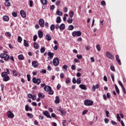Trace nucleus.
Segmentation results:
<instances>
[{"mask_svg": "<svg viewBox=\"0 0 126 126\" xmlns=\"http://www.w3.org/2000/svg\"><path fill=\"white\" fill-rule=\"evenodd\" d=\"M105 55L107 58L109 59V60H114L115 59L114 55L109 52H106Z\"/></svg>", "mask_w": 126, "mask_h": 126, "instance_id": "4", "label": "nucleus"}, {"mask_svg": "<svg viewBox=\"0 0 126 126\" xmlns=\"http://www.w3.org/2000/svg\"><path fill=\"white\" fill-rule=\"evenodd\" d=\"M32 82L33 83H34L35 84H37V85H39L40 83H41V79L40 78H36L35 77H34L32 79Z\"/></svg>", "mask_w": 126, "mask_h": 126, "instance_id": "5", "label": "nucleus"}, {"mask_svg": "<svg viewBox=\"0 0 126 126\" xmlns=\"http://www.w3.org/2000/svg\"><path fill=\"white\" fill-rule=\"evenodd\" d=\"M73 37H80L81 36V32L79 31H74L72 33Z\"/></svg>", "mask_w": 126, "mask_h": 126, "instance_id": "3", "label": "nucleus"}, {"mask_svg": "<svg viewBox=\"0 0 126 126\" xmlns=\"http://www.w3.org/2000/svg\"><path fill=\"white\" fill-rule=\"evenodd\" d=\"M117 119L119 122H121V117H120V114H117Z\"/></svg>", "mask_w": 126, "mask_h": 126, "instance_id": "46", "label": "nucleus"}, {"mask_svg": "<svg viewBox=\"0 0 126 126\" xmlns=\"http://www.w3.org/2000/svg\"><path fill=\"white\" fill-rule=\"evenodd\" d=\"M38 96L39 98H41L42 99H44L45 98V94H42L41 93H38Z\"/></svg>", "mask_w": 126, "mask_h": 126, "instance_id": "20", "label": "nucleus"}, {"mask_svg": "<svg viewBox=\"0 0 126 126\" xmlns=\"http://www.w3.org/2000/svg\"><path fill=\"white\" fill-rule=\"evenodd\" d=\"M12 15H13V16L14 17H16L17 16V13H16V12L13 11L12 13Z\"/></svg>", "mask_w": 126, "mask_h": 126, "instance_id": "52", "label": "nucleus"}, {"mask_svg": "<svg viewBox=\"0 0 126 126\" xmlns=\"http://www.w3.org/2000/svg\"><path fill=\"white\" fill-rule=\"evenodd\" d=\"M116 60L119 64V65H122V62H121V59H120V56L118 55H116Z\"/></svg>", "mask_w": 126, "mask_h": 126, "instance_id": "11", "label": "nucleus"}, {"mask_svg": "<svg viewBox=\"0 0 126 126\" xmlns=\"http://www.w3.org/2000/svg\"><path fill=\"white\" fill-rule=\"evenodd\" d=\"M115 87L116 91L117 94H120V90L119 89V88L118 87L117 85L115 84Z\"/></svg>", "mask_w": 126, "mask_h": 126, "instance_id": "31", "label": "nucleus"}, {"mask_svg": "<svg viewBox=\"0 0 126 126\" xmlns=\"http://www.w3.org/2000/svg\"><path fill=\"white\" fill-rule=\"evenodd\" d=\"M72 82V83H73V84H75V83H77L76 79H75V77L73 78Z\"/></svg>", "mask_w": 126, "mask_h": 126, "instance_id": "51", "label": "nucleus"}, {"mask_svg": "<svg viewBox=\"0 0 126 126\" xmlns=\"http://www.w3.org/2000/svg\"><path fill=\"white\" fill-rule=\"evenodd\" d=\"M39 24L41 27H44L45 26V21H44V19H40L39 20Z\"/></svg>", "mask_w": 126, "mask_h": 126, "instance_id": "9", "label": "nucleus"}, {"mask_svg": "<svg viewBox=\"0 0 126 126\" xmlns=\"http://www.w3.org/2000/svg\"><path fill=\"white\" fill-rule=\"evenodd\" d=\"M60 112L63 116H65L66 112H65V111L63 109V110H62Z\"/></svg>", "mask_w": 126, "mask_h": 126, "instance_id": "44", "label": "nucleus"}, {"mask_svg": "<svg viewBox=\"0 0 126 126\" xmlns=\"http://www.w3.org/2000/svg\"><path fill=\"white\" fill-rule=\"evenodd\" d=\"M110 69L112 71H115V66H114V65H113V64H110Z\"/></svg>", "mask_w": 126, "mask_h": 126, "instance_id": "34", "label": "nucleus"}, {"mask_svg": "<svg viewBox=\"0 0 126 126\" xmlns=\"http://www.w3.org/2000/svg\"><path fill=\"white\" fill-rule=\"evenodd\" d=\"M93 103V101L91 100L85 99L84 100V105H85V106H92Z\"/></svg>", "mask_w": 126, "mask_h": 126, "instance_id": "2", "label": "nucleus"}, {"mask_svg": "<svg viewBox=\"0 0 126 126\" xmlns=\"http://www.w3.org/2000/svg\"><path fill=\"white\" fill-rule=\"evenodd\" d=\"M96 49L98 52L101 51V47L100 46V45L98 44L96 45Z\"/></svg>", "mask_w": 126, "mask_h": 126, "instance_id": "42", "label": "nucleus"}, {"mask_svg": "<svg viewBox=\"0 0 126 126\" xmlns=\"http://www.w3.org/2000/svg\"><path fill=\"white\" fill-rule=\"evenodd\" d=\"M46 39L47 40V41H51V40H52V37H51V35L47 34L46 35Z\"/></svg>", "mask_w": 126, "mask_h": 126, "instance_id": "23", "label": "nucleus"}, {"mask_svg": "<svg viewBox=\"0 0 126 126\" xmlns=\"http://www.w3.org/2000/svg\"><path fill=\"white\" fill-rule=\"evenodd\" d=\"M38 35L39 38L41 39V38H43V32L42 31H38Z\"/></svg>", "mask_w": 126, "mask_h": 126, "instance_id": "17", "label": "nucleus"}, {"mask_svg": "<svg viewBox=\"0 0 126 126\" xmlns=\"http://www.w3.org/2000/svg\"><path fill=\"white\" fill-rule=\"evenodd\" d=\"M81 84V78H79L77 79V84Z\"/></svg>", "mask_w": 126, "mask_h": 126, "instance_id": "38", "label": "nucleus"}, {"mask_svg": "<svg viewBox=\"0 0 126 126\" xmlns=\"http://www.w3.org/2000/svg\"><path fill=\"white\" fill-rule=\"evenodd\" d=\"M107 98H111V94L109 93H107L106 94Z\"/></svg>", "mask_w": 126, "mask_h": 126, "instance_id": "63", "label": "nucleus"}, {"mask_svg": "<svg viewBox=\"0 0 126 126\" xmlns=\"http://www.w3.org/2000/svg\"><path fill=\"white\" fill-rule=\"evenodd\" d=\"M20 14L23 18L26 17V13H25L23 10L20 11Z\"/></svg>", "mask_w": 126, "mask_h": 126, "instance_id": "15", "label": "nucleus"}, {"mask_svg": "<svg viewBox=\"0 0 126 126\" xmlns=\"http://www.w3.org/2000/svg\"><path fill=\"white\" fill-rule=\"evenodd\" d=\"M76 57L77 58V59H78L79 60H81V59H82V55H77Z\"/></svg>", "mask_w": 126, "mask_h": 126, "instance_id": "53", "label": "nucleus"}, {"mask_svg": "<svg viewBox=\"0 0 126 126\" xmlns=\"http://www.w3.org/2000/svg\"><path fill=\"white\" fill-rule=\"evenodd\" d=\"M1 75L3 78L2 79L3 81H4L5 82L8 81V80L10 79V77H9V76L6 74V73L5 72V71L2 72L1 74Z\"/></svg>", "mask_w": 126, "mask_h": 126, "instance_id": "1", "label": "nucleus"}, {"mask_svg": "<svg viewBox=\"0 0 126 126\" xmlns=\"http://www.w3.org/2000/svg\"><path fill=\"white\" fill-rule=\"evenodd\" d=\"M32 65L33 67H38V63L36 61H33L32 63Z\"/></svg>", "mask_w": 126, "mask_h": 126, "instance_id": "19", "label": "nucleus"}, {"mask_svg": "<svg viewBox=\"0 0 126 126\" xmlns=\"http://www.w3.org/2000/svg\"><path fill=\"white\" fill-rule=\"evenodd\" d=\"M13 74L14 75V76H17V71H16V70H13Z\"/></svg>", "mask_w": 126, "mask_h": 126, "instance_id": "49", "label": "nucleus"}, {"mask_svg": "<svg viewBox=\"0 0 126 126\" xmlns=\"http://www.w3.org/2000/svg\"><path fill=\"white\" fill-rule=\"evenodd\" d=\"M53 63L55 66H58V65L60 64V60H59V58H54L53 61Z\"/></svg>", "mask_w": 126, "mask_h": 126, "instance_id": "6", "label": "nucleus"}, {"mask_svg": "<svg viewBox=\"0 0 126 126\" xmlns=\"http://www.w3.org/2000/svg\"><path fill=\"white\" fill-rule=\"evenodd\" d=\"M101 5H103V6L106 5V1H104V0L101 1Z\"/></svg>", "mask_w": 126, "mask_h": 126, "instance_id": "61", "label": "nucleus"}, {"mask_svg": "<svg viewBox=\"0 0 126 126\" xmlns=\"http://www.w3.org/2000/svg\"><path fill=\"white\" fill-rule=\"evenodd\" d=\"M65 83H66V84H69V83H70V79L69 78H66Z\"/></svg>", "mask_w": 126, "mask_h": 126, "instance_id": "35", "label": "nucleus"}, {"mask_svg": "<svg viewBox=\"0 0 126 126\" xmlns=\"http://www.w3.org/2000/svg\"><path fill=\"white\" fill-rule=\"evenodd\" d=\"M99 87H100V85L98 84L96 85H93L92 87V90L95 92L96 91V89H98Z\"/></svg>", "mask_w": 126, "mask_h": 126, "instance_id": "13", "label": "nucleus"}, {"mask_svg": "<svg viewBox=\"0 0 126 126\" xmlns=\"http://www.w3.org/2000/svg\"><path fill=\"white\" fill-rule=\"evenodd\" d=\"M52 89V87L49 86H46L44 88V90L46 92H49L50 90Z\"/></svg>", "mask_w": 126, "mask_h": 126, "instance_id": "14", "label": "nucleus"}, {"mask_svg": "<svg viewBox=\"0 0 126 126\" xmlns=\"http://www.w3.org/2000/svg\"><path fill=\"white\" fill-rule=\"evenodd\" d=\"M27 116L29 117V118H30L31 119H32L33 118V114L28 113Z\"/></svg>", "mask_w": 126, "mask_h": 126, "instance_id": "43", "label": "nucleus"}, {"mask_svg": "<svg viewBox=\"0 0 126 126\" xmlns=\"http://www.w3.org/2000/svg\"><path fill=\"white\" fill-rule=\"evenodd\" d=\"M42 113L43 115H44V116H45V117H47V118H49V119H52V116L50 115L49 111H45L44 112H43Z\"/></svg>", "mask_w": 126, "mask_h": 126, "instance_id": "8", "label": "nucleus"}, {"mask_svg": "<svg viewBox=\"0 0 126 126\" xmlns=\"http://www.w3.org/2000/svg\"><path fill=\"white\" fill-rule=\"evenodd\" d=\"M33 46L35 49H39V44L37 42H34Z\"/></svg>", "mask_w": 126, "mask_h": 126, "instance_id": "30", "label": "nucleus"}, {"mask_svg": "<svg viewBox=\"0 0 126 126\" xmlns=\"http://www.w3.org/2000/svg\"><path fill=\"white\" fill-rule=\"evenodd\" d=\"M65 28V25L64 24H62L60 26H59V29L60 30H64Z\"/></svg>", "mask_w": 126, "mask_h": 126, "instance_id": "18", "label": "nucleus"}, {"mask_svg": "<svg viewBox=\"0 0 126 126\" xmlns=\"http://www.w3.org/2000/svg\"><path fill=\"white\" fill-rule=\"evenodd\" d=\"M7 116L9 119H13V118H14V114H13L10 111H8L7 112Z\"/></svg>", "mask_w": 126, "mask_h": 126, "instance_id": "7", "label": "nucleus"}, {"mask_svg": "<svg viewBox=\"0 0 126 126\" xmlns=\"http://www.w3.org/2000/svg\"><path fill=\"white\" fill-rule=\"evenodd\" d=\"M47 55L48 56H49L48 57V60H49V61H50V60H52V59L54 58V53L51 52H48Z\"/></svg>", "mask_w": 126, "mask_h": 126, "instance_id": "10", "label": "nucleus"}, {"mask_svg": "<svg viewBox=\"0 0 126 126\" xmlns=\"http://www.w3.org/2000/svg\"><path fill=\"white\" fill-rule=\"evenodd\" d=\"M25 110L26 112H28V111H30V112H32V111H33V109H32V108L29 106V105H28V104H27L25 106Z\"/></svg>", "mask_w": 126, "mask_h": 126, "instance_id": "12", "label": "nucleus"}, {"mask_svg": "<svg viewBox=\"0 0 126 126\" xmlns=\"http://www.w3.org/2000/svg\"><path fill=\"white\" fill-rule=\"evenodd\" d=\"M67 21L68 23L71 24V23H72V21H73V20H72V18H68Z\"/></svg>", "mask_w": 126, "mask_h": 126, "instance_id": "33", "label": "nucleus"}, {"mask_svg": "<svg viewBox=\"0 0 126 126\" xmlns=\"http://www.w3.org/2000/svg\"><path fill=\"white\" fill-rule=\"evenodd\" d=\"M0 87L1 88V91H3V90H4V85L3 84H0Z\"/></svg>", "mask_w": 126, "mask_h": 126, "instance_id": "60", "label": "nucleus"}, {"mask_svg": "<svg viewBox=\"0 0 126 126\" xmlns=\"http://www.w3.org/2000/svg\"><path fill=\"white\" fill-rule=\"evenodd\" d=\"M111 77L112 78V81H113L114 82L115 81V75H114V74H111Z\"/></svg>", "mask_w": 126, "mask_h": 126, "instance_id": "48", "label": "nucleus"}, {"mask_svg": "<svg viewBox=\"0 0 126 126\" xmlns=\"http://www.w3.org/2000/svg\"><path fill=\"white\" fill-rule=\"evenodd\" d=\"M75 67H76L75 64H73L71 66V69H72V70H75Z\"/></svg>", "mask_w": 126, "mask_h": 126, "instance_id": "56", "label": "nucleus"}, {"mask_svg": "<svg viewBox=\"0 0 126 126\" xmlns=\"http://www.w3.org/2000/svg\"><path fill=\"white\" fill-rule=\"evenodd\" d=\"M87 113H88V110H85L83 113H82V115H86V114H87Z\"/></svg>", "mask_w": 126, "mask_h": 126, "instance_id": "58", "label": "nucleus"}, {"mask_svg": "<svg viewBox=\"0 0 126 126\" xmlns=\"http://www.w3.org/2000/svg\"><path fill=\"white\" fill-rule=\"evenodd\" d=\"M45 51H46V49H45V47H41L40 49V52L41 54H43L45 53Z\"/></svg>", "mask_w": 126, "mask_h": 126, "instance_id": "36", "label": "nucleus"}, {"mask_svg": "<svg viewBox=\"0 0 126 126\" xmlns=\"http://www.w3.org/2000/svg\"><path fill=\"white\" fill-rule=\"evenodd\" d=\"M50 9L51 10H54V9H55V5H52L50 6Z\"/></svg>", "mask_w": 126, "mask_h": 126, "instance_id": "64", "label": "nucleus"}, {"mask_svg": "<svg viewBox=\"0 0 126 126\" xmlns=\"http://www.w3.org/2000/svg\"><path fill=\"white\" fill-rule=\"evenodd\" d=\"M40 1L41 3L44 5H46V4H47L48 3V0H41Z\"/></svg>", "mask_w": 126, "mask_h": 126, "instance_id": "26", "label": "nucleus"}, {"mask_svg": "<svg viewBox=\"0 0 126 126\" xmlns=\"http://www.w3.org/2000/svg\"><path fill=\"white\" fill-rule=\"evenodd\" d=\"M56 13H57L58 15H60L61 16L63 15V12L59 10L57 11Z\"/></svg>", "mask_w": 126, "mask_h": 126, "instance_id": "37", "label": "nucleus"}, {"mask_svg": "<svg viewBox=\"0 0 126 126\" xmlns=\"http://www.w3.org/2000/svg\"><path fill=\"white\" fill-rule=\"evenodd\" d=\"M67 65L66 64H64L63 67V68L64 69H65V70H67Z\"/></svg>", "mask_w": 126, "mask_h": 126, "instance_id": "55", "label": "nucleus"}, {"mask_svg": "<svg viewBox=\"0 0 126 126\" xmlns=\"http://www.w3.org/2000/svg\"><path fill=\"white\" fill-rule=\"evenodd\" d=\"M0 57L1 59H4L5 57H7V54L6 53H1L0 55Z\"/></svg>", "mask_w": 126, "mask_h": 126, "instance_id": "27", "label": "nucleus"}, {"mask_svg": "<svg viewBox=\"0 0 126 126\" xmlns=\"http://www.w3.org/2000/svg\"><path fill=\"white\" fill-rule=\"evenodd\" d=\"M32 5H33V1L31 0H30V7H32Z\"/></svg>", "mask_w": 126, "mask_h": 126, "instance_id": "62", "label": "nucleus"}, {"mask_svg": "<svg viewBox=\"0 0 126 126\" xmlns=\"http://www.w3.org/2000/svg\"><path fill=\"white\" fill-rule=\"evenodd\" d=\"M62 87V86H61V84H58L57 86V90H60V89H61V88Z\"/></svg>", "mask_w": 126, "mask_h": 126, "instance_id": "57", "label": "nucleus"}, {"mask_svg": "<svg viewBox=\"0 0 126 126\" xmlns=\"http://www.w3.org/2000/svg\"><path fill=\"white\" fill-rule=\"evenodd\" d=\"M48 94L49 95H53L54 94V91L52 90V89L49 90Z\"/></svg>", "mask_w": 126, "mask_h": 126, "instance_id": "50", "label": "nucleus"}, {"mask_svg": "<svg viewBox=\"0 0 126 126\" xmlns=\"http://www.w3.org/2000/svg\"><path fill=\"white\" fill-rule=\"evenodd\" d=\"M37 39H38V36L37 35H35L33 36V41L34 42H36V40H37Z\"/></svg>", "mask_w": 126, "mask_h": 126, "instance_id": "47", "label": "nucleus"}, {"mask_svg": "<svg viewBox=\"0 0 126 126\" xmlns=\"http://www.w3.org/2000/svg\"><path fill=\"white\" fill-rule=\"evenodd\" d=\"M27 78H28V81H30V80H31V76L30 75V74L27 75Z\"/></svg>", "mask_w": 126, "mask_h": 126, "instance_id": "54", "label": "nucleus"}, {"mask_svg": "<svg viewBox=\"0 0 126 126\" xmlns=\"http://www.w3.org/2000/svg\"><path fill=\"white\" fill-rule=\"evenodd\" d=\"M3 19L4 21H9V17L7 16H3Z\"/></svg>", "mask_w": 126, "mask_h": 126, "instance_id": "25", "label": "nucleus"}, {"mask_svg": "<svg viewBox=\"0 0 126 126\" xmlns=\"http://www.w3.org/2000/svg\"><path fill=\"white\" fill-rule=\"evenodd\" d=\"M24 45L25 47H29V43H28V41L25 39L24 40Z\"/></svg>", "mask_w": 126, "mask_h": 126, "instance_id": "22", "label": "nucleus"}, {"mask_svg": "<svg viewBox=\"0 0 126 126\" xmlns=\"http://www.w3.org/2000/svg\"><path fill=\"white\" fill-rule=\"evenodd\" d=\"M5 35L6 36H8L9 37H10L11 36V33H10L9 32H7L5 33Z\"/></svg>", "mask_w": 126, "mask_h": 126, "instance_id": "59", "label": "nucleus"}, {"mask_svg": "<svg viewBox=\"0 0 126 126\" xmlns=\"http://www.w3.org/2000/svg\"><path fill=\"white\" fill-rule=\"evenodd\" d=\"M18 60L19 61H22L23 60H24V56L22 54H21L18 56Z\"/></svg>", "mask_w": 126, "mask_h": 126, "instance_id": "24", "label": "nucleus"}, {"mask_svg": "<svg viewBox=\"0 0 126 126\" xmlns=\"http://www.w3.org/2000/svg\"><path fill=\"white\" fill-rule=\"evenodd\" d=\"M79 88L82 90H87V87H86V86L83 84L80 85Z\"/></svg>", "mask_w": 126, "mask_h": 126, "instance_id": "16", "label": "nucleus"}, {"mask_svg": "<svg viewBox=\"0 0 126 126\" xmlns=\"http://www.w3.org/2000/svg\"><path fill=\"white\" fill-rule=\"evenodd\" d=\"M74 15V12H73V11H70V12L69 13V16L70 17V18H72Z\"/></svg>", "mask_w": 126, "mask_h": 126, "instance_id": "28", "label": "nucleus"}, {"mask_svg": "<svg viewBox=\"0 0 126 126\" xmlns=\"http://www.w3.org/2000/svg\"><path fill=\"white\" fill-rule=\"evenodd\" d=\"M50 30L54 31L55 30V25H51L50 26Z\"/></svg>", "mask_w": 126, "mask_h": 126, "instance_id": "40", "label": "nucleus"}, {"mask_svg": "<svg viewBox=\"0 0 126 126\" xmlns=\"http://www.w3.org/2000/svg\"><path fill=\"white\" fill-rule=\"evenodd\" d=\"M56 104H59L60 103V96H57L55 100Z\"/></svg>", "mask_w": 126, "mask_h": 126, "instance_id": "21", "label": "nucleus"}, {"mask_svg": "<svg viewBox=\"0 0 126 126\" xmlns=\"http://www.w3.org/2000/svg\"><path fill=\"white\" fill-rule=\"evenodd\" d=\"M10 58V57L8 55H7V56H6L4 58V61H7L9 60Z\"/></svg>", "mask_w": 126, "mask_h": 126, "instance_id": "39", "label": "nucleus"}, {"mask_svg": "<svg viewBox=\"0 0 126 126\" xmlns=\"http://www.w3.org/2000/svg\"><path fill=\"white\" fill-rule=\"evenodd\" d=\"M57 23H61L62 22V19H61V17L58 16L56 20Z\"/></svg>", "mask_w": 126, "mask_h": 126, "instance_id": "29", "label": "nucleus"}, {"mask_svg": "<svg viewBox=\"0 0 126 126\" xmlns=\"http://www.w3.org/2000/svg\"><path fill=\"white\" fill-rule=\"evenodd\" d=\"M4 4H5V6H10V5H11L10 2H9L8 1H6L4 3Z\"/></svg>", "mask_w": 126, "mask_h": 126, "instance_id": "32", "label": "nucleus"}, {"mask_svg": "<svg viewBox=\"0 0 126 126\" xmlns=\"http://www.w3.org/2000/svg\"><path fill=\"white\" fill-rule=\"evenodd\" d=\"M74 27L72 25H70L68 27V30H73Z\"/></svg>", "mask_w": 126, "mask_h": 126, "instance_id": "45", "label": "nucleus"}, {"mask_svg": "<svg viewBox=\"0 0 126 126\" xmlns=\"http://www.w3.org/2000/svg\"><path fill=\"white\" fill-rule=\"evenodd\" d=\"M18 42H19V43L22 42V37H21V36L18 37Z\"/></svg>", "mask_w": 126, "mask_h": 126, "instance_id": "41", "label": "nucleus"}]
</instances>
